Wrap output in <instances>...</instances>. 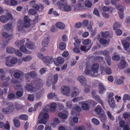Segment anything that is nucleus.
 I'll return each instance as SVG.
<instances>
[{"mask_svg": "<svg viewBox=\"0 0 130 130\" xmlns=\"http://www.w3.org/2000/svg\"><path fill=\"white\" fill-rule=\"evenodd\" d=\"M91 64L88 62L83 63L80 66V69L82 70L85 69V74L87 75H90L92 76L96 77L98 75V72L99 68V65L97 63L93 64L91 67V70L89 69L90 68Z\"/></svg>", "mask_w": 130, "mask_h": 130, "instance_id": "nucleus-1", "label": "nucleus"}, {"mask_svg": "<svg viewBox=\"0 0 130 130\" xmlns=\"http://www.w3.org/2000/svg\"><path fill=\"white\" fill-rule=\"evenodd\" d=\"M57 4L59 8L63 11L68 12L71 11L72 10L71 6L68 4L66 2L62 3L58 2Z\"/></svg>", "mask_w": 130, "mask_h": 130, "instance_id": "nucleus-2", "label": "nucleus"}, {"mask_svg": "<svg viewBox=\"0 0 130 130\" xmlns=\"http://www.w3.org/2000/svg\"><path fill=\"white\" fill-rule=\"evenodd\" d=\"M38 118L39 119H41L39 121V123L45 124L46 123L47 120L49 118V116L47 113L43 110L39 114Z\"/></svg>", "mask_w": 130, "mask_h": 130, "instance_id": "nucleus-3", "label": "nucleus"}, {"mask_svg": "<svg viewBox=\"0 0 130 130\" xmlns=\"http://www.w3.org/2000/svg\"><path fill=\"white\" fill-rule=\"evenodd\" d=\"M5 64L7 66L9 67L13 66V65L15 64L17 62V58L15 57L11 58L10 56H8L5 58Z\"/></svg>", "mask_w": 130, "mask_h": 130, "instance_id": "nucleus-4", "label": "nucleus"}, {"mask_svg": "<svg viewBox=\"0 0 130 130\" xmlns=\"http://www.w3.org/2000/svg\"><path fill=\"white\" fill-rule=\"evenodd\" d=\"M12 19V15L9 13H8L6 14V15H2L0 17V20L1 22L3 23H6L7 21Z\"/></svg>", "mask_w": 130, "mask_h": 130, "instance_id": "nucleus-5", "label": "nucleus"}, {"mask_svg": "<svg viewBox=\"0 0 130 130\" xmlns=\"http://www.w3.org/2000/svg\"><path fill=\"white\" fill-rule=\"evenodd\" d=\"M42 60L46 64H50L54 60V59L51 56H45L42 58Z\"/></svg>", "mask_w": 130, "mask_h": 130, "instance_id": "nucleus-6", "label": "nucleus"}, {"mask_svg": "<svg viewBox=\"0 0 130 130\" xmlns=\"http://www.w3.org/2000/svg\"><path fill=\"white\" fill-rule=\"evenodd\" d=\"M25 89L30 91L35 92L37 91L35 85L32 84H28L25 87Z\"/></svg>", "mask_w": 130, "mask_h": 130, "instance_id": "nucleus-7", "label": "nucleus"}, {"mask_svg": "<svg viewBox=\"0 0 130 130\" xmlns=\"http://www.w3.org/2000/svg\"><path fill=\"white\" fill-rule=\"evenodd\" d=\"M62 93L66 96H68L70 93V89L68 86H63L61 89Z\"/></svg>", "mask_w": 130, "mask_h": 130, "instance_id": "nucleus-8", "label": "nucleus"}, {"mask_svg": "<svg viewBox=\"0 0 130 130\" xmlns=\"http://www.w3.org/2000/svg\"><path fill=\"white\" fill-rule=\"evenodd\" d=\"M77 80L81 83L82 86H85L86 85L87 81L85 77L83 76H80L77 78Z\"/></svg>", "mask_w": 130, "mask_h": 130, "instance_id": "nucleus-9", "label": "nucleus"}, {"mask_svg": "<svg viewBox=\"0 0 130 130\" xmlns=\"http://www.w3.org/2000/svg\"><path fill=\"white\" fill-rule=\"evenodd\" d=\"M54 61L57 65L63 64L64 61V58L60 57H58L57 59L54 58Z\"/></svg>", "mask_w": 130, "mask_h": 130, "instance_id": "nucleus-10", "label": "nucleus"}, {"mask_svg": "<svg viewBox=\"0 0 130 130\" xmlns=\"http://www.w3.org/2000/svg\"><path fill=\"white\" fill-rule=\"evenodd\" d=\"M32 7L34 9H35V10L36 11H41L44 8L43 5L40 4H33Z\"/></svg>", "mask_w": 130, "mask_h": 130, "instance_id": "nucleus-11", "label": "nucleus"}, {"mask_svg": "<svg viewBox=\"0 0 130 130\" xmlns=\"http://www.w3.org/2000/svg\"><path fill=\"white\" fill-rule=\"evenodd\" d=\"M4 127L7 129H9L10 128V126L9 122L7 121L6 123H5L2 121H0V128H2Z\"/></svg>", "mask_w": 130, "mask_h": 130, "instance_id": "nucleus-12", "label": "nucleus"}, {"mask_svg": "<svg viewBox=\"0 0 130 130\" xmlns=\"http://www.w3.org/2000/svg\"><path fill=\"white\" fill-rule=\"evenodd\" d=\"M126 62L123 59L120 60V63L118 64V67L120 69H123L126 67Z\"/></svg>", "mask_w": 130, "mask_h": 130, "instance_id": "nucleus-13", "label": "nucleus"}, {"mask_svg": "<svg viewBox=\"0 0 130 130\" xmlns=\"http://www.w3.org/2000/svg\"><path fill=\"white\" fill-rule=\"evenodd\" d=\"M49 37L47 36L44 38L42 42V45L43 47L47 46L49 43Z\"/></svg>", "mask_w": 130, "mask_h": 130, "instance_id": "nucleus-14", "label": "nucleus"}, {"mask_svg": "<svg viewBox=\"0 0 130 130\" xmlns=\"http://www.w3.org/2000/svg\"><path fill=\"white\" fill-rule=\"evenodd\" d=\"M37 75V73L35 71H32L27 73L26 75V77L27 78H28L29 76L32 78H35Z\"/></svg>", "mask_w": 130, "mask_h": 130, "instance_id": "nucleus-15", "label": "nucleus"}, {"mask_svg": "<svg viewBox=\"0 0 130 130\" xmlns=\"http://www.w3.org/2000/svg\"><path fill=\"white\" fill-rule=\"evenodd\" d=\"M108 102L110 106L112 108H115L116 104L113 98H110L108 99Z\"/></svg>", "mask_w": 130, "mask_h": 130, "instance_id": "nucleus-16", "label": "nucleus"}, {"mask_svg": "<svg viewBox=\"0 0 130 130\" xmlns=\"http://www.w3.org/2000/svg\"><path fill=\"white\" fill-rule=\"evenodd\" d=\"M98 87L99 93L101 94H103L106 90V88L103 84L102 83H100L99 84Z\"/></svg>", "mask_w": 130, "mask_h": 130, "instance_id": "nucleus-17", "label": "nucleus"}, {"mask_svg": "<svg viewBox=\"0 0 130 130\" xmlns=\"http://www.w3.org/2000/svg\"><path fill=\"white\" fill-rule=\"evenodd\" d=\"M42 81L41 79L35 82V87L37 90H38L42 86Z\"/></svg>", "mask_w": 130, "mask_h": 130, "instance_id": "nucleus-18", "label": "nucleus"}, {"mask_svg": "<svg viewBox=\"0 0 130 130\" xmlns=\"http://www.w3.org/2000/svg\"><path fill=\"white\" fill-rule=\"evenodd\" d=\"M56 25L57 28L61 29H63L65 27V24L62 22H57L56 23Z\"/></svg>", "mask_w": 130, "mask_h": 130, "instance_id": "nucleus-19", "label": "nucleus"}, {"mask_svg": "<svg viewBox=\"0 0 130 130\" xmlns=\"http://www.w3.org/2000/svg\"><path fill=\"white\" fill-rule=\"evenodd\" d=\"M83 43L84 44L86 45H88V50H89L91 48L92 45V43H91V40L89 39L85 40L83 42Z\"/></svg>", "mask_w": 130, "mask_h": 130, "instance_id": "nucleus-20", "label": "nucleus"}, {"mask_svg": "<svg viewBox=\"0 0 130 130\" xmlns=\"http://www.w3.org/2000/svg\"><path fill=\"white\" fill-rule=\"evenodd\" d=\"M23 23L22 21H20L18 23V26L17 29L19 31H22L23 29H24Z\"/></svg>", "mask_w": 130, "mask_h": 130, "instance_id": "nucleus-21", "label": "nucleus"}, {"mask_svg": "<svg viewBox=\"0 0 130 130\" xmlns=\"http://www.w3.org/2000/svg\"><path fill=\"white\" fill-rule=\"evenodd\" d=\"M93 98L96 101L101 104L103 108H105L103 101L98 95H97Z\"/></svg>", "mask_w": 130, "mask_h": 130, "instance_id": "nucleus-22", "label": "nucleus"}, {"mask_svg": "<svg viewBox=\"0 0 130 130\" xmlns=\"http://www.w3.org/2000/svg\"><path fill=\"white\" fill-rule=\"evenodd\" d=\"M99 117L101 121L105 122L106 119V117L105 115V112L100 114L99 116Z\"/></svg>", "mask_w": 130, "mask_h": 130, "instance_id": "nucleus-23", "label": "nucleus"}, {"mask_svg": "<svg viewBox=\"0 0 130 130\" xmlns=\"http://www.w3.org/2000/svg\"><path fill=\"white\" fill-rule=\"evenodd\" d=\"M82 107L84 110H87L89 109V106L88 104L85 103H82Z\"/></svg>", "mask_w": 130, "mask_h": 130, "instance_id": "nucleus-24", "label": "nucleus"}, {"mask_svg": "<svg viewBox=\"0 0 130 130\" xmlns=\"http://www.w3.org/2000/svg\"><path fill=\"white\" fill-rule=\"evenodd\" d=\"M102 110L101 107L98 105L95 107L94 111L97 114H100L101 113Z\"/></svg>", "mask_w": 130, "mask_h": 130, "instance_id": "nucleus-25", "label": "nucleus"}, {"mask_svg": "<svg viewBox=\"0 0 130 130\" xmlns=\"http://www.w3.org/2000/svg\"><path fill=\"white\" fill-rule=\"evenodd\" d=\"M12 23H8L5 24L4 27V28L7 30H11L12 28Z\"/></svg>", "mask_w": 130, "mask_h": 130, "instance_id": "nucleus-26", "label": "nucleus"}, {"mask_svg": "<svg viewBox=\"0 0 130 130\" xmlns=\"http://www.w3.org/2000/svg\"><path fill=\"white\" fill-rule=\"evenodd\" d=\"M23 74V73L22 71L18 70L14 73V76L16 78H19L20 77L21 75Z\"/></svg>", "mask_w": 130, "mask_h": 130, "instance_id": "nucleus-27", "label": "nucleus"}, {"mask_svg": "<svg viewBox=\"0 0 130 130\" xmlns=\"http://www.w3.org/2000/svg\"><path fill=\"white\" fill-rule=\"evenodd\" d=\"M6 51L9 53H13L15 51V49L12 47L9 46L6 49Z\"/></svg>", "mask_w": 130, "mask_h": 130, "instance_id": "nucleus-28", "label": "nucleus"}, {"mask_svg": "<svg viewBox=\"0 0 130 130\" xmlns=\"http://www.w3.org/2000/svg\"><path fill=\"white\" fill-rule=\"evenodd\" d=\"M116 8L118 10L120 11H123L124 10V7L121 5L117 4L115 6Z\"/></svg>", "mask_w": 130, "mask_h": 130, "instance_id": "nucleus-29", "label": "nucleus"}, {"mask_svg": "<svg viewBox=\"0 0 130 130\" xmlns=\"http://www.w3.org/2000/svg\"><path fill=\"white\" fill-rule=\"evenodd\" d=\"M25 44L27 47L29 49H32L35 48L34 45L30 42L28 41Z\"/></svg>", "mask_w": 130, "mask_h": 130, "instance_id": "nucleus-30", "label": "nucleus"}, {"mask_svg": "<svg viewBox=\"0 0 130 130\" xmlns=\"http://www.w3.org/2000/svg\"><path fill=\"white\" fill-rule=\"evenodd\" d=\"M59 117L62 119H66L67 118V114L59 112L58 114Z\"/></svg>", "mask_w": 130, "mask_h": 130, "instance_id": "nucleus-31", "label": "nucleus"}, {"mask_svg": "<svg viewBox=\"0 0 130 130\" xmlns=\"http://www.w3.org/2000/svg\"><path fill=\"white\" fill-rule=\"evenodd\" d=\"M57 107L56 103H53L50 105V108L51 111L52 112H54L56 110V108Z\"/></svg>", "mask_w": 130, "mask_h": 130, "instance_id": "nucleus-32", "label": "nucleus"}, {"mask_svg": "<svg viewBox=\"0 0 130 130\" xmlns=\"http://www.w3.org/2000/svg\"><path fill=\"white\" fill-rule=\"evenodd\" d=\"M25 39H23L21 40H18L15 43L16 45L17 46H20L22 45L25 42Z\"/></svg>", "mask_w": 130, "mask_h": 130, "instance_id": "nucleus-33", "label": "nucleus"}, {"mask_svg": "<svg viewBox=\"0 0 130 130\" xmlns=\"http://www.w3.org/2000/svg\"><path fill=\"white\" fill-rule=\"evenodd\" d=\"M53 83V78L52 76L49 77L48 80L46 82L47 86H51L52 83Z\"/></svg>", "mask_w": 130, "mask_h": 130, "instance_id": "nucleus-34", "label": "nucleus"}, {"mask_svg": "<svg viewBox=\"0 0 130 130\" xmlns=\"http://www.w3.org/2000/svg\"><path fill=\"white\" fill-rule=\"evenodd\" d=\"M32 58V56L29 55L23 58L22 60L28 62L31 60Z\"/></svg>", "mask_w": 130, "mask_h": 130, "instance_id": "nucleus-35", "label": "nucleus"}, {"mask_svg": "<svg viewBox=\"0 0 130 130\" xmlns=\"http://www.w3.org/2000/svg\"><path fill=\"white\" fill-rule=\"evenodd\" d=\"M122 44L123 45L124 47L125 48V50H127V49L129 47V43L125 41H122Z\"/></svg>", "mask_w": 130, "mask_h": 130, "instance_id": "nucleus-36", "label": "nucleus"}, {"mask_svg": "<svg viewBox=\"0 0 130 130\" xmlns=\"http://www.w3.org/2000/svg\"><path fill=\"white\" fill-rule=\"evenodd\" d=\"M20 50L24 53H29L28 51L27 50L26 48L24 45H22L21 46L20 48Z\"/></svg>", "mask_w": 130, "mask_h": 130, "instance_id": "nucleus-37", "label": "nucleus"}, {"mask_svg": "<svg viewBox=\"0 0 130 130\" xmlns=\"http://www.w3.org/2000/svg\"><path fill=\"white\" fill-rule=\"evenodd\" d=\"M28 12L30 14L32 15H34L36 14H37V12L34 9L31 8L29 9Z\"/></svg>", "mask_w": 130, "mask_h": 130, "instance_id": "nucleus-38", "label": "nucleus"}, {"mask_svg": "<svg viewBox=\"0 0 130 130\" xmlns=\"http://www.w3.org/2000/svg\"><path fill=\"white\" fill-rule=\"evenodd\" d=\"M66 46L65 44L63 42H60L59 44V48L61 50H63L65 49Z\"/></svg>", "mask_w": 130, "mask_h": 130, "instance_id": "nucleus-39", "label": "nucleus"}, {"mask_svg": "<svg viewBox=\"0 0 130 130\" xmlns=\"http://www.w3.org/2000/svg\"><path fill=\"white\" fill-rule=\"evenodd\" d=\"M120 26L121 24L119 22H116L113 25V29L114 30H115L117 28L120 27Z\"/></svg>", "mask_w": 130, "mask_h": 130, "instance_id": "nucleus-40", "label": "nucleus"}, {"mask_svg": "<svg viewBox=\"0 0 130 130\" xmlns=\"http://www.w3.org/2000/svg\"><path fill=\"white\" fill-rule=\"evenodd\" d=\"M13 121L14 126L16 127H19L20 125V123L18 120L14 119Z\"/></svg>", "mask_w": 130, "mask_h": 130, "instance_id": "nucleus-41", "label": "nucleus"}, {"mask_svg": "<svg viewBox=\"0 0 130 130\" xmlns=\"http://www.w3.org/2000/svg\"><path fill=\"white\" fill-rule=\"evenodd\" d=\"M72 102L71 101H70L67 102L66 104V107L70 109L72 107Z\"/></svg>", "mask_w": 130, "mask_h": 130, "instance_id": "nucleus-42", "label": "nucleus"}, {"mask_svg": "<svg viewBox=\"0 0 130 130\" xmlns=\"http://www.w3.org/2000/svg\"><path fill=\"white\" fill-rule=\"evenodd\" d=\"M55 93L51 92L48 94L47 96L49 99H51L53 98L55 96Z\"/></svg>", "mask_w": 130, "mask_h": 130, "instance_id": "nucleus-43", "label": "nucleus"}, {"mask_svg": "<svg viewBox=\"0 0 130 130\" xmlns=\"http://www.w3.org/2000/svg\"><path fill=\"white\" fill-rule=\"evenodd\" d=\"M7 108L8 109L10 113L13 111L14 109V107L13 106V104L12 103L10 104V106Z\"/></svg>", "mask_w": 130, "mask_h": 130, "instance_id": "nucleus-44", "label": "nucleus"}, {"mask_svg": "<svg viewBox=\"0 0 130 130\" xmlns=\"http://www.w3.org/2000/svg\"><path fill=\"white\" fill-rule=\"evenodd\" d=\"M19 118L22 120H27L28 118V116L25 115H22L19 117Z\"/></svg>", "mask_w": 130, "mask_h": 130, "instance_id": "nucleus-45", "label": "nucleus"}, {"mask_svg": "<svg viewBox=\"0 0 130 130\" xmlns=\"http://www.w3.org/2000/svg\"><path fill=\"white\" fill-rule=\"evenodd\" d=\"M92 121L93 123L96 125H98L100 124L99 121L97 119L95 118H93L92 119Z\"/></svg>", "mask_w": 130, "mask_h": 130, "instance_id": "nucleus-46", "label": "nucleus"}, {"mask_svg": "<svg viewBox=\"0 0 130 130\" xmlns=\"http://www.w3.org/2000/svg\"><path fill=\"white\" fill-rule=\"evenodd\" d=\"M18 1L17 0H11L10 1V6H15L17 5Z\"/></svg>", "mask_w": 130, "mask_h": 130, "instance_id": "nucleus-47", "label": "nucleus"}, {"mask_svg": "<svg viewBox=\"0 0 130 130\" xmlns=\"http://www.w3.org/2000/svg\"><path fill=\"white\" fill-rule=\"evenodd\" d=\"M100 52V53H102L104 55L106 56V57L109 56V52L107 50H105L103 51Z\"/></svg>", "mask_w": 130, "mask_h": 130, "instance_id": "nucleus-48", "label": "nucleus"}, {"mask_svg": "<svg viewBox=\"0 0 130 130\" xmlns=\"http://www.w3.org/2000/svg\"><path fill=\"white\" fill-rule=\"evenodd\" d=\"M85 5L88 8H90L92 6V3L89 1H86L85 2Z\"/></svg>", "mask_w": 130, "mask_h": 130, "instance_id": "nucleus-49", "label": "nucleus"}, {"mask_svg": "<svg viewBox=\"0 0 130 130\" xmlns=\"http://www.w3.org/2000/svg\"><path fill=\"white\" fill-rule=\"evenodd\" d=\"M14 52L15 54L19 57H21L23 55V54L19 50H15Z\"/></svg>", "mask_w": 130, "mask_h": 130, "instance_id": "nucleus-50", "label": "nucleus"}, {"mask_svg": "<svg viewBox=\"0 0 130 130\" xmlns=\"http://www.w3.org/2000/svg\"><path fill=\"white\" fill-rule=\"evenodd\" d=\"M23 24L24 27L26 28H28L30 26V23L29 22H24Z\"/></svg>", "mask_w": 130, "mask_h": 130, "instance_id": "nucleus-51", "label": "nucleus"}, {"mask_svg": "<svg viewBox=\"0 0 130 130\" xmlns=\"http://www.w3.org/2000/svg\"><path fill=\"white\" fill-rule=\"evenodd\" d=\"M105 59L106 60L107 63L109 66H110L111 64V62L110 61L111 57L110 56L106 57Z\"/></svg>", "mask_w": 130, "mask_h": 130, "instance_id": "nucleus-52", "label": "nucleus"}, {"mask_svg": "<svg viewBox=\"0 0 130 130\" xmlns=\"http://www.w3.org/2000/svg\"><path fill=\"white\" fill-rule=\"evenodd\" d=\"M107 113L108 117L109 119L112 120H113L114 119V117L111 115L110 112L109 111H107Z\"/></svg>", "mask_w": 130, "mask_h": 130, "instance_id": "nucleus-53", "label": "nucleus"}, {"mask_svg": "<svg viewBox=\"0 0 130 130\" xmlns=\"http://www.w3.org/2000/svg\"><path fill=\"white\" fill-rule=\"evenodd\" d=\"M27 99L31 101H33L34 100V97L33 95L29 94L28 95Z\"/></svg>", "mask_w": 130, "mask_h": 130, "instance_id": "nucleus-54", "label": "nucleus"}, {"mask_svg": "<svg viewBox=\"0 0 130 130\" xmlns=\"http://www.w3.org/2000/svg\"><path fill=\"white\" fill-rule=\"evenodd\" d=\"M99 42L102 44H105L107 43V41L106 40L104 39L101 38L100 39Z\"/></svg>", "mask_w": 130, "mask_h": 130, "instance_id": "nucleus-55", "label": "nucleus"}, {"mask_svg": "<svg viewBox=\"0 0 130 130\" xmlns=\"http://www.w3.org/2000/svg\"><path fill=\"white\" fill-rule=\"evenodd\" d=\"M3 36L5 38H8L11 37V35L10 34H9L6 32H4L3 33Z\"/></svg>", "mask_w": 130, "mask_h": 130, "instance_id": "nucleus-56", "label": "nucleus"}, {"mask_svg": "<svg viewBox=\"0 0 130 130\" xmlns=\"http://www.w3.org/2000/svg\"><path fill=\"white\" fill-rule=\"evenodd\" d=\"M42 96L41 93V92H39L36 94V98L37 100L39 99Z\"/></svg>", "mask_w": 130, "mask_h": 130, "instance_id": "nucleus-57", "label": "nucleus"}, {"mask_svg": "<svg viewBox=\"0 0 130 130\" xmlns=\"http://www.w3.org/2000/svg\"><path fill=\"white\" fill-rule=\"evenodd\" d=\"M7 107L3 108L2 109V112L4 113L7 114L10 113Z\"/></svg>", "mask_w": 130, "mask_h": 130, "instance_id": "nucleus-58", "label": "nucleus"}, {"mask_svg": "<svg viewBox=\"0 0 130 130\" xmlns=\"http://www.w3.org/2000/svg\"><path fill=\"white\" fill-rule=\"evenodd\" d=\"M109 34V32L107 31L102 32L101 33L102 36L105 38H106L107 37Z\"/></svg>", "mask_w": 130, "mask_h": 130, "instance_id": "nucleus-59", "label": "nucleus"}, {"mask_svg": "<svg viewBox=\"0 0 130 130\" xmlns=\"http://www.w3.org/2000/svg\"><path fill=\"white\" fill-rule=\"evenodd\" d=\"M123 100L125 101L127 100H130V96L127 94H125L123 97Z\"/></svg>", "mask_w": 130, "mask_h": 130, "instance_id": "nucleus-60", "label": "nucleus"}, {"mask_svg": "<svg viewBox=\"0 0 130 130\" xmlns=\"http://www.w3.org/2000/svg\"><path fill=\"white\" fill-rule=\"evenodd\" d=\"M58 75L57 74H55L54 76V80L53 82V83L54 84H56L58 80Z\"/></svg>", "mask_w": 130, "mask_h": 130, "instance_id": "nucleus-61", "label": "nucleus"}, {"mask_svg": "<svg viewBox=\"0 0 130 130\" xmlns=\"http://www.w3.org/2000/svg\"><path fill=\"white\" fill-rule=\"evenodd\" d=\"M116 83L118 85H121L124 83V82L120 79H118L117 80Z\"/></svg>", "mask_w": 130, "mask_h": 130, "instance_id": "nucleus-62", "label": "nucleus"}, {"mask_svg": "<svg viewBox=\"0 0 130 130\" xmlns=\"http://www.w3.org/2000/svg\"><path fill=\"white\" fill-rule=\"evenodd\" d=\"M120 57L117 55H115L112 57V59L114 60H120Z\"/></svg>", "mask_w": 130, "mask_h": 130, "instance_id": "nucleus-63", "label": "nucleus"}, {"mask_svg": "<svg viewBox=\"0 0 130 130\" xmlns=\"http://www.w3.org/2000/svg\"><path fill=\"white\" fill-rule=\"evenodd\" d=\"M47 71L46 68H42L40 70V72L41 74H42L44 73Z\"/></svg>", "mask_w": 130, "mask_h": 130, "instance_id": "nucleus-64", "label": "nucleus"}]
</instances>
